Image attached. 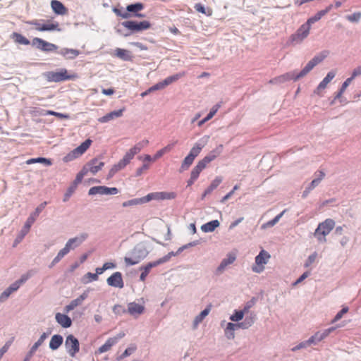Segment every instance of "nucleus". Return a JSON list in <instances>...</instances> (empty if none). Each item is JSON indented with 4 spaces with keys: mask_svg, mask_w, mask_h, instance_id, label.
<instances>
[{
    "mask_svg": "<svg viewBox=\"0 0 361 361\" xmlns=\"http://www.w3.org/2000/svg\"><path fill=\"white\" fill-rule=\"evenodd\" d=\"M327 51H323L310 60L299 73L295 74V72L286 73L270 80L269 83H283L291 80L296 81L300 78L305 77L307 73H309L314 68V67L321 63L327 56Z\"/></svg>",
    "mask_w": 361,
    "mask_h": 361,
    "instance_id": "nucleus-1",
    "label": "nucleus"
},
{
    "mask_svg": "<svg viewBox=\"0 0 361 361\" xmlns=\"http://www.w3.org/2000/svg\"><path fill=\"white\" fill-rule=\"evenodd\" d=\"M152 250L151 243L140 242L124 257V262L128 266L135 265L144 259Z\"/></svg>",
    "mask_w": 361,
    "mask_h": 361,
    "instance_id": "nucleus-2",
    "label": "nucleus"
},
{
    "mask_svg": "<svg viewBox=\"0 0 361 361\" xmlns=\"http://www.w3.org/2000/svg\"><path fill=\"white\" fill-rule=\"evenodd\" d=\"M47 202H43L39 205L37 207L35 210L30 215V216L27 219L23 228L21 229L19 234L17 235L16 238L13 242V247H16L18 243H20L24 237L29 232L32 225L35 221L37 217L39 215V214L42 212V210L47 205Z\"/></svg>",
    "mask_w": 361,
    "mask_h": 361,
    "instance_id": "nucleus-3",
    "label": "nucleus"
},
{
    "mask_svg": "<svg viewBox=\"0 0 361 361\" xmlns=\"http://www.w3.org/2000/svg\"><path fill=\"white\" fill-rule=\"evenodd\" d=\"M206 140L203 138L195 144L188 154L184 158L178 170L179 173L187 171L193 163L195 159L199 155L202 149L204 147Z\"/></svg>",
    "mask_w": 361,
    "mask_h": 361,
    "instance_id": "nucleus-4",
    "label": "nucleus"
},
{
    "mask_svg": "<svg viewBox=\"0 0 361 361\" xmlns=\"http://www.w3.org/2000/svg\"><path fill=\"white\" fill-rule=\"evenodd\" d=\"M334 226L335 221L331 219H326L323 222L319 224L314 233V235L319 243H326V236L331 233Z\"/></svg>",
    "mask_w": 361,
    "mask_h": 361,
    "instance_id": "nucleus-5",
    "label": "nucleus"
},
{
    "mask_svg": "<svg viewBox=\"0 0 361 361\" xmlns=\"http://www.w3.org/2000/svg\"><path fill=\"white\" fill-rule=\"evenodd\" d=\"M121 25L130 31V32H140L146 30L151 27V23L147 20H126L121 23Z\"/></svg>",
    "mask_w": 361,
    "mask_h": 361,
    "instance_id": "nucleus-6",
    "label": "nucleus"
},
{
    "mask_svg": "<svg viewBox=\"0 0 361 361\" xmlns=\"http://www.w3.org/2000/svg\"><path fill=\"white\" fill-rule=\"evenodd\" d=\"M31 45L35 49L46 53L56 51L58 49V46L56 44L39 37L33 38L31 41Z\"/></svg>",
    "mask_w": 361,
    "mask_h": 361,
    "instance_id": "nucleus-7",
    "label": "nucleus"
},
{
    "mask_svg": "<svg viewBox=\"0 0 361 361\" xmlns=\"http://www.w3.org/2000/svg\"><path fill=\"white\" fill-rule=\"evenodd\" d=\"M44 78L49 82H59L71 80L73 78V75H68L67 70L65 68L61 69L59 72L48 71L44 73Z\"/></svg>",
    "mask_w": 361,
    "mask_h": 361,
    "instance_id": "nucleus-8",
    "label": "nucleus"
},
{
    "mask_svg": "<svg viewBox=\"0 0 361 361\" xmlns=\"http://www.w3.org/2000/svg\"><path fill=\"white\" fill-rule=\"evenodd\" d=\"M64 346L67 353L72 357H74L80 350L79 341L73 334L66 336Z\"/></svg>",
    "mask_w": 361,
    "mask_h": 361,
    "instance_id": "nucleus-9",
    "label": "nucleus"
},
{
    "mask_svg": "<svg viewBox=\"0 0 361 361\" xmlns=\"http://www.w3.org/2000/svg\"><path fill=\"white\" fill-rule=\"evenodd\" d=\"M271 256L268 252L262 250L255 257V264L252 266V270L255 273H261L264 270V265L268 262Z\"/></svg>",
    "mask_w": 361,
    "mask_h": 361,
    "instance_id": "nucleus-10",
    "label": "nucleus"
},
{
    "mask_svg": "<svg viewBox=\"0 0 361 361\" xmlns=\"http://www.w3.org/2000/svg\"><path fill=\"white\" fill-rule=\"evenodd\" d=\"M118 193V190L117 188L112 187L109 188L107 186L104 185H99V186H93L90 188V189L88 191L89 195H116Z\"/></svg>",
    "mask_w": 361,
    "mask_h": 361,
    "instance_id": "nucleus-11",
    "label": "nucleus"
},
{
    "mask_svg": "<svg viewBox=\"0 0 361 361\" xmlns=\"http://www.w3.org/2000/svg\"><path fill=\"white\" fill-rule=\"evenodd\" d=\"M88 238V234L86 233H82L80 235L70 238L66 243L65 247L67 249L68 252L71 250H74L78 247L82 243Z\"/></svg>",
    "mask_w": 361,
    "mask_h": 361,
    "instance_id": "nucleus-12",
    "label": "nucleus"
},
{
    "mask_svg": "<svg viewBox=\"0 0 361 361\" xmlns=\"http://www.w3.org/2000/svg\"><path fill=\"white\" fill-rule=\"evenodd\" d=\"M310 27L311 26L307 22L302 24L297 30L296 33L291 36L292 41L297 42L302 41L308 36Z\"/></svg>",
    "mask_w": 361,
    "mask_h": 361,
    "instance_id": "nucleus-13",
    "label": "nucleus"
},
{
    "mask_svg": "<svg viewBox=\"0 0 361 361\" xmlns=\"http://www.w3.org/2000/svg\"><path fill=\"white\" fill-rule=\"evenodd\" d=\"M106 283L108 286L111 287L123 288L124 283L122 274L119 271L113 273L109 278H107Z\"/></svg>",
    "mask_w": 361,
    "mask_h": 361,
    "instance_id": "nucleus-14",
    "label": "nucleus"
},
{
    "mask_svg": "<svg viewBox=\"0 0 361 361\" xmlns=\"http://www.w3.org/2000/svg\"><path fill=\"white\" fill-rule=\"evenodd\" d=\"M336 75V72L331 71L329 72L326 76L320 82L317 88L314 90V93L319 96H322V91L326 87L327 85L334 79Z\"/></svg>",
    "mask_w": 361,
    "mask_h": 361,
    "instance_id": "nucleus-15",
    "label": "nucleus"
},
{
    "mask_svg": "<svg viewBox=\"0 0 361 361\" xmlns=\"http://www.w3.org/2000/svg\"><path fill=\"white\" fill-rule=\"evenodd\" d=\"M254 317H246L245 320L240 324L227 323V331H232L240 328L247 329L252 326V324L254 323Z\"/></svg>",
    "mask_w": 361,
    "mask_h": 361,
    "instance_id": "nucleus-16",
    "label": "nucleus"
},
{
    "mask_svg": "<svg viewBox=\"0 0 361 361\" xmlns=\"http://www.w3.org/2000/svg\"><path fill=\"white\" fill-rule=\"evenodd\" d=\"M89 290L84 291L78 298L73 300L64 307V311L68 313L74 310L76 307L81 305L82 302L88 297Z\"/></svg>",
    "mask_w": 361,
    "mask_h": 361,
    "instance_id": "nucleus-17",
    "label": "nucleus"
},
{
    "mask_svg": "<svg viewBox=\"0 0 361 361\" xmlns=\"http://www.w3.org/2000/svg\"><path fill=\"white\" fill-rule=\"evenodd\" d=\"M47 335L45 334H42L39 339L33 344L30 350L26 354L24 360L23 361H30L35 351L37 348L43 343V342L46 340Z\"/></svg>",
    "mask_w": 361,
    "mask_h": 361,
    "instance_id": "nucleus-18",
    "label": "nucleus"
},
{
    "mask_svg": "<svg viewBox=\"0 0 361 361\" xmlns=\"http://www.w3.org/2000/svg\"><path fill=\"white\" fill-rule=\"evenodd\" d=\"M335 330V327H331L327 329H325L323 332H317L314 335L312 336L309 339L308 342L314 343L315 342L321 341L327 337L332 331Z\"/></svg>",
    "mask_w": 361,
    "mask_h": 361,
    "instance_id": "nucleus-19",
    "label": "nucleus"
},
{
    "mask_svg": "<svg viewBox=\"0 0 361 361\" xmlns=\"http://www.w3.org/2000/svg\"><path fill=\"white\" fill-rule=\"evenodd\" d=\"M212 305H207L199 314H197L192 322V328L193 330L197 329L199 324L204 319V318L209 314Z\"/></svg>",
    "mask_w": 361,
    "mask_h": 361,
    "instance_id": "nucleus-20",
    "label": "nucleus"
},
{
    "mask_svg": "<svg viewBox=\"0 0 361 361\" xmlns=\"http://www.w3.org/2000/svg\"><path fill=\"white\" fill-rule=\"evenodd\" d=\"M55 319L56 322L64 329L69 328L72 325V320L71 317L66 314L60 312L56 313L55 314Z\"/></svg>",
    "mask_w": 361,
    "mask_h": 361,
    "instance_id": "nucleus-21",
    "label": "nucleus"
},
{
    "mask_svg": "<svg viewBox=\"0 0 361 361\" xmlns=\"http://www.w3.org/2000/svg\"><path fill=\"white\" fill-rule=\"evenodd\" d=\"M160 265V263L159 262L158 260H156V261H154V262H148L146 265L145 266H142L140 269L142 271L141 274H140V280L141 281H144L148 274L149 273L150 270L154 268V267H156L157 266Z\"/></svg>",
    "mask_w": 361,
    "mask_h": 361,
    "instance_id": "nucleus-22",
    "label": "nucleus"
},
{
    "mask_svg": "<svg viewBox=\"0 0 361 361\" xmlns=\"http://www.w3.org/2000/svg\"><path fill=\"white\" fill-rule=\"evenodd\" d=\"M87 165H90V173L94 175L103 168L104 162L102 161L99 158L95 157L90 160Z\"/></svg>",
    "mask_w": 361,
    "mask_h": 361,
    "instance_id": "nucleus-23",
    "label": "nucleus"
},
{
    "mask_svg": "<svg viewBox=\"0 0 361 361\" xmlns=\"http://www.w3.org/2000/svg\"><path fill=\"white\" fill-rule=\"evenodd\" d=\"M145 307L135 302H130L128 305L127 312L132 316L136 317L137 315H140L143 313Z\"/></svg>",
    "mask_w": 361,
    "mask_h": 361,
    "instance_id": "nucleus-24",
    "label": "nucleus"
},
{
    "mask_svg": "<svg viewBox=\"0 0 361 361\" xmlns=\"http://www.w3.org/2000/svg\"><path fill=\"white\" fill-rule=\"evenodd\" d=\"M124 111V109H121L118 110L111 111L104 116L99 118L98 121L100 123H107L111 120H113L116 118L121 117L123 115V112Z\"/></svg>",
    "mask_w": 361,
    "mask_h": 361,
    "instance_id": "nucleus-25",
    "label": "nucleus"
},
{
    "mask_svg": "<svg viewBox=\"0 0 361 361\" xmlns=\"http://www.w3.org/2000/svg\"><path fill=\"white\" fill-rule=\"evenodd\" d=\"M114 55L124 61H130L133 60V56L130 51L121 48H116L114 50Z\"/></svg>",
    "mask_w": 361,
    "mask_h": 361,
    "instance_id": "nucleus-26",
    "label": "nucleus"
},
{
    "mask_svg": "<svg viewBox=\"0 0 361 361\" xmlns=\"http://www.w3.org/2000/svg\"><path fill=\"white\" fill-rule=\"evenodd\" d=\"M333 8V5H329L325 9L321 10L317 12L314 16L310 18L307 23L311 26L312 24L319 20L324 16H325L327 13H329Z\"/></svg>",
    "mask_w": 361,
    "mask_h": 361,
    "instance_id": "nucleus-27",
    "label": "nucleus"
},
{
    "mask_svg": "<svg viewBox=\"0 0 361 361\" xmlns=\"http://www.w3.org/2000/svg\"><path fill=\"white\" fill-rule=\"evenodd\" d=\"M51 7L53 11L57 15H64L67 12L66 6L58 0H51Z\"/></svg>",
    "mask_w": 361,
    "mask_h": 361,
    "instance_id": "nucleus-28",
    "label": "nucleus"
},
{
    "mask_svg": "<svg viewBox=\"0 0 361 361\" xmlns=\"http://www.w3.org/2000/svg\"><path fill=\"white\" fill-rule=\"evenodd\" d=\"M63 342V338L60 334H54L51 336L49 341V348L52 350H56Z\"/></svg>",
    "mask_w": 361,
    "mask_h": 361,
    "instance_id": "nucleus-29",
    "label": "nucleus"
},
{
    "mask_svg": "<svg viewBox=\"0 0 361 361\" xmlns=\"http://www.w3.org/2000/svg\"><path fill=\"white\" fill-rule=\"evenodd\" d=\"M58 53L64 56L66 59H74L80 54V51L78 49L68 48H63Z\"/></svg>",
    "mask_w": 361,
    "mask_h": 361,
    "instance_id": "nucleus-30",
    "label": "nucleus"
},
{
    "mask_svg": "<svg viewBox=\"0 0 361 361\" xmlns=\"http://www.w3.org/2000/svg\"><path fill=\"white\" fill-rule=\"evenodd\" d=\"M59 23L57 22H53L51 23H43L41 26L36 27V30L44 32V31H59L60 32L61 30V28H59Z\"/></svg>",
    "mask_w": 361,
    "mask_h": 361,
    "instance_id": "nucleus-31",
    "label": "nucleus"
},
{
    "mask_svg": "<svg viewBox=\"0 0 361 361\" xmlns=\"http://www.w3.org/2000/svg\"><path fill=\"white\" fill-rule=\"evenodd\" d=\"M220 225V223L219 220L215 219L210 221L206 224H204L201 226V230L204 233H209L213 232L217 227H219Z\"/></svg>",
    "mask_w": 361,
    "mask_h": 361,
    "instance_id": "nucleus-32",
    "label": "nucleus"
},
{
    "mask_svg": "<svg viewBox=\"0 0 361 361\" xmlns=\"http://www.w3.org/2000/svg\"><path fill=\"white\" fill-rule=\"evenodd\" d=\"M18 285L12 283L5 290H4L0 295V302L6 301L10 295L18 290Z\"/></svg>",
    "mask_w": 361,
    "mask_h": 361,
    "instance_id": "nucleus-33",
    "label": "nucleus"
},
{
    "mask_svg": "<svg viewBox=\"0 0 361 361\" xmlns=\"http://www.w3.org/2000/svg\"><path fill=\"white\" fill-rule=\"evenodd\" d=\"M11 39L17 44L23 45L31 44V42L28 39L18 32H13Z\"/></svg>",
    "mask_w": 361,
    "mask_h": 361,
    "instance_id": "nucleus-34",
    "label": "nucleus"
},
{
    "mask_svg": "<svg viewBox=\"0 0 361 361\" xmlns=\"http://www.w3.org/2000/svg\"><path fill=\"white\" fill-rule=\"evenodd\" d=\"M36 163L43 164L45 166H51L52 164V161L51 159L45 157L31 158L26 161L27 164H32Z\"/></svg>",
    "mask_w": 361,
    "mask_h": 361,
    "instance_id": "nucleus-35",
    "label": "nucleus"
},
{
    "mask_svg": "<svg viewBox=\"0 0 361 361\" xmlns=\"http://www.w3.org/2000/svg\"><path fill=\"white\" fill-rule=\"evenodd\" d=\"M115 344H116V338H109L102 346L99 348L98 353H104L105 352H107Z\"/></svg>",
    "mask_w": 361,
    "mask_h": 361,
    "instance_id": "nucleus-36",
    "label": "nucleus"
},
{
    "mask_svg": "<svg viewBox=\"0 0 361 361\" xmlns=\"http://www.w3.org/2000/svg\"><path fill=\"white\" fill-rule=\"evenodd\" d=\"M81 183V181L79 180L77 182V178L73 180L72 184L68 187L67 189L66 192L64 195L63 197V202H66L68 200V199L71 197V196L73 195V193L75 192V189L77 188L78 185Z\"/></svg>",
    "mask_w": 361,
    "mask_h": 361,
    "instance_id": "nucleus-37",
    "label": "nucleus"
},
{
    "mask_svg": "<svg viewBox=\"0 0 361 361\" xmlns=\"http://www.w3.org/2000/svg\"><path fill=\"white\" fill-rule=\"evenodd\" d=\"M144 8V5L142 3L137 2L134 4H131L127 6L126 9L128 10L129 13L135 14L138 13L140 11H142Z\"/></svg>",
    "mask_w": 361,
    "mask_h": 361,
    "instance_id": "nucleus-38",
    "label": "nucleus"
},
{
    "mask_svg": "<svg viewBox=\"0 0 361 361\" xmlns=\"http://www.w3.org/2000/svg\"><path fill=\"white\" fill-rule=\"evenodd\" d=\"M222 179L219 178H215L210 185L205 190L204 193L202 194V199L204 198L208 194H209L213 190L216 188L221 183Z\"/></svg>",
    "mask_w": 361,
    "mask_h": 361,
    "instance_id": "nucleus-39",
    "label": "nucleus"
},
{
    "mask_svg": "<svg viewBox=\"0 0 361 361\" xmlns=\"http://www.w3.org/2000/svg\"><path fill=\"white\" fill-rule=\"evenodd\" d=\"M177 142H178V141L176 140V141L173 142V143L169 144L164 148L157 151V153L154 154L153 159L156 160V159L160 158L161 157H162L167 152H169Z\"/></svg>",
    "mask_w": 361,
    "mask_h": 361,
    "instance_id": "nucleus-40",
    "label": "nucleus"
},
{
    "mask_svg": "<svg viewBox=\"0 0 361 361\" xmlns=\"http://www.w3.org/2000/svg\"><path fill=\"white\" fill-rule=\"evenodd\" d=\"M250 306H245L243 310L236 311L234 314L231 315L230 319L234 322H238L243 318L245 313L248 312Z\"/></svg>",
    "mask_w": 361,
    "mask_h": 361,
    "instance_id": "nucleus-41",
    "label": "nucleus"
},
{
    "mask_svg": "<svg viewBox=\"0 0 361 361\" xmlns=\"http://www.w3.org/2000/svg\"><path fill=\"white\" fill-rule=\"evenodd\" d=\"M219 104H216L215 106H214L209 113L207 115L206 117H204L203 119L200 120L199 122H198V126H202L203 124H204L207 121H208L209 120H210L214 115L216 113V111H218V109H219Z\"/></svg>",
    "mask_w": 361,
    "mask_h": 361,
    "instance_id": "nucleus-42",
    "label": "nucleus"
},
{
    "mask_svg": "<svg viewBox=\"0 0 361 361\" xmlns=\"http://www.w3.org/2000/svg\"><path fill=\"white\" fill-rule=\"evenodd\" d=\"M156 200H171L176 197L174 192H156Z\"/></svg>",
    "mask_w": 361,
    "mask_h": 361,
    "instance_id": "nucleus-43",
    "label": "nucleus"
},
{
    "mask_svg": "<svg viewBox=\"0 0 361 361\" xmlns=\"http://www.w3.org/2000/svg\"><path fill=\"white\" fill-rule=\"evenodd\" d=\"M214 153L209 152L207 156H205L202 159L200 160L197 163L204 169L207 164H209V162L214 159Z\"/></svg>",
    "mask_w": 361,
    "mask_h": 361,
    "instance_id": "nucleus-44",
    "label": "nucleus"
},
{
    "mask_svg": "<svg viewBox=\"0 0 361 361\" xmlns=\"http://www.w3.org/2000/svg\"><path fill=\"white\" fill-rule=\"evenodd\" d=\"M113 11L116 13V16L121 17L124 19H128L132 16V14L129 13L128 10L122 11L121 9L114 8Z\"/></svg>",
    "mask_w": 361,
    "mask_h": 361,
    "instance_id": "nucleus-45",
    "label": "nucleus"
},
{
    "mask_svg": "<svg viewBox=\"0 0 361 361\" xmlns=\"http://www.w3.org/2000/svg\"><path fill=\"white\" fill-rule=\"evenodd\" d=\"M92 141L90 139H87L84 142H82L77 148L82 153L84 154L86 150L90 147Z\"/></svg>",
    "mask_w": 361,
    "mask_h": 361,
    "instance_id": "nucleus-46",
    "label": "nucleus"
},
{
    "mask_svg": "<svg viewBox=\"0 0 361 361\" xmlns=\"http://www.w3.org/2000/svg\"><path fill=\"white\" fill-rule=\"evenodd\" d=\"M89 166L90 165H87V163L84 165V166L82 167V169H81V171L77 174L76 177L77 178V182L80 180V181H82L83 177L87 174V173L90 172V170L89 169Z\"/></svg>",
    "mask_w": 361,
    "mask_h": 361,
    "instance_id": "nucleus-47",
    "label": "nucleus"
},
{
    "mask_svg": "<svg viewBox=\"0 0 361 361\" xmlns=\"http://www.w3.org/2000/svg\"><path fill=\"white\" fill-rule=\"evenodd\" d=\"M286 210H283V212H281L279 214H278L276 216H275L272 220L271 221H269L268 222H267L264 226L263 227H271L273 226H274L276 223L279 222V221L280 220V219L283 216V215L284 214Z\"/></svg>",
    "mask_w": 361,
    "mask_h": 361,
    "instance_id": "nucleus-48",
    "label": "nucleus"
},
{
    "mask_svg": "<svg viewBox=\"0 0 361 361\" xmlns=\"http://www.w3.org/2000/svg\"><path fill=\"white\" fill-rule=\"evenodd\" d=\"M140 151H141L140 147H139L138 145H135L134 147L130 148L128 152H127L126 153V155L132 160L133 158L134 157V156L135 154H137V153H139Z\"/></svg>",
    "mask_w": 361,
    "mask_h": 361,
    "instance_id": "nucleus-49",
    "label": "nucleus"
},
{
    "mask_svg": "<svg viewBox=\"0 0 361 361\" xmlns=\"http://www.w3.org/2000/svg\"><path fill=\"white\" fill-rule=\"evenodd\" d=\"M142 204V202L141 198H135V199H133V200H130L126 202H124L122 205L123 207H127L134 206V205H137V204Z\"/></svg>",
    "mask_w": 361,
    "mask_h": 361,
    "instance_id": "nucleus-50",
    "label": "nucleus"
},
{
    "mask_svg": "<svg viewBox=\"0 0 361 361\" xmlns=\"http://www.w3.org/2000/svg\"><path fill=\"white\" fill-rule=\"evenodd\" d=\"M176 255H178L177 252L171 251V252H169L167 255H166L165 256H164L163 257H161L157 260L159 261L160 264H162L166 263L168 261H169L172 257H175Z\"/></svg>",
    "mask_w": 361,
    "mask_h": 361,
    "instance_id": "nucleus-51",
    "label": "nucleus"
},
{
    "mask_svg": "<svg viewBox=\"0 0 361 361\" xmlns=\"http://www.w3.org/2000/svg\"><path fill=\"white\" fill-rule=\"evenodd\" d=\"M203 169L204 168L197 163V165L192 169L190 173V175L192 176V178L197 179L200 173L202 171Z\"/></svg>",
    "mask_w": 361,
    "mask_h": 361,
    "instance_id": "nucleus-52",
    "label": "nucleus"
},
{
    "mask_svg": "<svg viewBox=\"0 0 361 361\" xmlns=\"http://www.w3.org/2000/svg\"><path fill=\"white\" fill-rule=\"evenodd\" d=\"M83 282L85 283H87L88 282H90V281H97L98 280V276H97V274L94 273H91V272H87L85 276H84V279H83Z\"/></svg>",
    "mask_w": 361,
    "mask_h": 361,
    "instance_id": "nucleus-53",
    "label": "nucleus"
},
{
    "mask_svg": "<svg viewBox=\"0 0 361 361\" xmlns=\"http://www.w3.org/2000/svg\"><path fill=\"white\" fill-rule=\"evenodd\" d=\"M184 75V73H176L174 75H170L167 78H166L167 82H169V84H171L176 81H177L178 80H179L181 77H183Z\"/></svg>",
    "mask_w": 361,
    "mask_h": 361,
    "instance_id": "nucleus-54",
    "label": "nucleus"
},
{
    "mask_svg": "<svg viewBox=\"0 0 361 361\" xmlns=\"http://www.w3.org/2000/svg\"><path fill=\"white\" fill-rule=\"evenodd\" d=\"M135 347L127 348L124 352L119 356L118 360L123 359L128 356H130L135 350Z\"/></svg>",
    "mask_w": 361,
    "mask_h": 361,
    "instance_id": "nucleus-55",
    "label": "nucleus"
},
{
    "mask_svg": "<svg viewBox=\"0 0 361 361\" xmlns=\"http://www.w3.org/2000/svg\"><path fill=\"white\" fill-rule=\"evenodd\" d=\"M113 312L116 314H121L127 312V310L121 305H115L113 307Z\"/></svg>",
    "mask_w": 361,
    "mask_h": 361,
    "instance_id": "nucleus-56",
    "label": "nucleus"
},
{
    "mask_svg": "<svg viewBox=\"0 0 361 361\" xmlns=\"http://www.w3.org/2000/svg\"><path fill=\"white\" fill-rule=\"evenodd\" d=\"M349 309L348 307H343L340 312H338L334 319L332 320V323H334L339 319H341L343 317V315L348 312Z\"/></svg>",
    "mask_w": 361,
    "mask_h": 361,
    "instance_id": "nucleus-57",
    "label": "nucleus"
},
{
    "mask_svg": "<svg viewBox=\"0 0 361 361\" xmlns=\"http://www.w3.org/2000/svg\"><path fill=\"white\" fill-rule=\"evenodd\" d=\"M346 18L350 22H358L361 18V13H354L352 15L348 16Z\"/></svg>",
    "mask_w": 361,
    "mask_h": 361,
    "instance_id": "nucleus-58",
    "label": "nucleus"
},
{
    "mask_svg": "<svg viewBox=\"0 0 361 361\" xmlns=\"http://www.w3.org/2000/svg\"><path fill=\"white\" fill-rule=\"evenodd\" d=\"M156 192H151L147 194L146 196L141 197L142 204L147 203L152 200H156Z\"/></svg>",
    "mask_w": 361,
    "mask_h": 361,
    "instance_id": "nucleus-59",
    "label": "nucleus"
},
{
    "mask_svg": "<svg viewBox=\"0 0 361 361\" xmlns=\"http://www.w3.org/2000/svg\"><path fill=\"white\" fill-rule=\"evenodd\" d=\"M130 161L131 159L125 154L123 159H121L118 164L121 169H123L130 163Z\"/></svg>",
    "mask_w": 361,
    "mask_h": 361,
    "instance_id": "nucleus-60",
    "label": "nucleus"
},
{
    "mask_svg": "<svg viewBox=\"0 0 361 361\" xmlns=\"http://www.w3.org/2000/svg\"><path fill=\"white\" fill-rule=\"evenodd\" d=\"M47 115H53L59 118H68L69 116L68 114H64L59 112H56L54 111L49 110L47 111Z\"/></svg>",
    "mask_w": 361,
    "mask_h": 361,
    "instance_id": "nucleus-61",
    "label": "nucleus"
},
{
    "mask_svg": "<svg viewBox=\"0 0 361 361\" xmlns=\"http://www.w3.org/2000/svg\"><path fill=\"white\" fill-rule=\"evenodd\" d=\"M322 180V178H317L315 179H314L310 184V185L308 186V188H307V190L308 191H310L312 190H313L315 187H317L319 183L321 182Z\"/></svg>",
    "mask_w": 361,
    "mask_h": 361,
    "instance_id": "nucleus-62",
    "label": "nucleus"
},
{
    "mask_svg": "<svg viewBox=\"0 0 361 361\" xmlns=\"http://www.w3.org/2000/svg\"><path fill=\"white\" fill-rule=\"evenodd\" d=\"M159 90V88L157 84L156 83L155 85H152L149 89H147L146 91L142 92L140 96L142 97H144L147 96L148 94H149L150 92H152L153 91Z\"/></svg>",
    "mask_w": 361,
    "mask_h": 361,
    "instance_id": "nucleus-63",
    "label": "nucleus"
},
{
    "mask_svg": "<svg viewBox=\"0 0 361 361\" xmlns=\"http://www.w3.org/2000/svg\"><path fill=\"white\" fill-rule=\"evenodd\" d=\"M149 165L148 164H143L141 167L138 168L136 170L135 176L136 177L140 176L143 173V171L145 170H147L149 169Z\"/></svg>",
    "mask_w": 361,
    "mask_h": 361,
    "instance_id": "nucleus-64",
    "label": "nucleus"
}]
</instances>
